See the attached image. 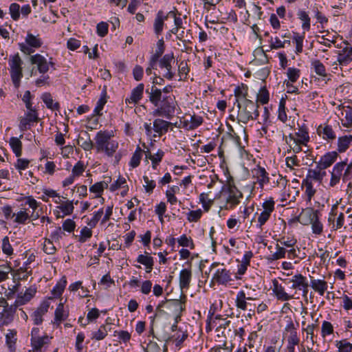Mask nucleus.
Returning a JSON list of instances; mask_svg holds the SVG:
<instances>
[{
	"label": "nucleus",
	"instance_id": "obj_1",
	"mask_svg": "<svg viewBox=\"0 0 352 352\" xmlns=\"http://www.w3.org/2000/svg\"><path fill=\"white\" fill-rule=\"evenodd\" d=\"M238 107L237 120L239 122L248 123L250 120H256L258 117V104L256 102L245 98L243 100H236Z\"/></svg>",
	"mask_w": 352,
	"mask_h": 352
},
{
	"label": "nucleus",
	"instance_id": "obj_2",
	"mask_svg": "<svg viewBox=\"0 0 352 352\" xmlns=\"http://www.w3.org/2000/svg\"><path fill=\"white\" fill-rule=\"evenodd\" d=\"M23 60L19 54L10 56L9 58V65L10 77L14 86L18 88L20 86L21 79L23 78Z\"/></svg>",
	"mask_w": 352,
	"mask_h": 352
},
{
	"label": "nucleus",
	"instance_id": "obj_3",
	"mask_svg": "<svg viewBox=\"0 0 352 352\" xmlns=\"http://www.w3.org/2000/svg\"><path fill=\"white\" fill-rule=\"evenodd\" d=\"M215 268H217V270L212 276L213 281L219 285H226L232 280L230 272L224 267L223 264L213 263L210 266V270Z\"/></svg>",
	"mask_w": 352,
	"mask_h": 352
},
{
	"label": "nucleus",
	"instance_id": "obj_4",
	"mask_svg": "<svg viewBox=\"0 0 352 352\" xmlns=\"http://www.w3.org/2000/svg\"><path fill=\"white\" fill-rule=\"evenodd\" d=\"M256 297L247 295L244 290H240L237 292L235 298V306L238 309L247 311L249 308L255 306V305L250 302V300H256Z\"/></svg>",
	"mask_w": 352,
	"mask_h": 352
},
{
	"label": "nucleus",
	"instance_id": "obj_5",
	"mask_svg": "<svg viewBox=\"0 0 352 352\" xmlns=\"http://www.w3.org/2000/svg\"><path fill=\"white\" fill-rule=\"evenodd\" d=\"M298 324H294V322L289 319L284 329L283 337L287 342L300 343V338L297 331Z\"/></svg>",
	"mask_w": 352,
	"mask_h": 352
},
{
	"label": "nucleus",
	"instance_id": "obj_6",
	"mask_svg": "<svg viewBox=\"0 0 352 352\" xmlns=\"http://www.w3.org/2000/svg\"><path fill=\"white\" fill-rule=\"evenodd\" d=\"M172 62H175L173 53L165 54L159 60L160 67L166 69V73L163 76L168 80H172L175 76V73L172 71Z\"/></svg>",
	"mask_w": 352,
	"mask_h": 352
},
{
	"label": "nucleus",
	"instance_id": "obj_7",
	"mask_svg": "<svg viewBox=\"0 0 352 352\" xmlns=\"http://www.w3.org/2000/svg\"><path fill=\"white\" fill-rule=\"evenodd\" d=\"M176 102L170 96L163 97V99L160 102V107L164 111V117L167 119H170L175 111Z\"/></svg>",
	"mask_w": 352,
	"mask_h": 352
},
{
	"label": "nucleus",
	"instance_id": "obj_8",
	"mask_svg": "<svg viewBox=\"0 0 352 352\" xmlns=\"http://www.w3.org/2000/svg\"><path fill=\"white\" fill-rule=\"evenodd\" d=\"M36 293V289L31 286L26 289L23 294H19L16 299L15 300V306H21L25 305L31 300V299L35 296Z\"/></svg>",
	"mask_w": 352,
	"mask_h": 352
},
{
	"label": "nucleus",
	"instance_id": "obj_9",
	"mask_svg": "<svg viewBox=\"0 0 352 352\" xmlns=\"http://www.w3.org/2000/svg\"><path fill=\"white\" fill-rule=\"evenodd\" d=\"M338 157L337 151L328 152L321 157L320 160L317 162L318 168L326 169L331 166Z\"/></svg>",
	"mask_w": 352,
	"mask_h": 352
},
{
	"label": "nucleus",
	"instance_id": "obj_10",
	"mask_svg": "<svg viewBox=\"0 0 352 352\" xmlns=\"http://www.w3.org/2000/svg\"><path fill=\"white\" fill-rule=\"evenodd\" d=\"M111 135L107 131H100L96 134V148L98 152L103 151L105 146L109 142Z\"/></svg>",
	"mask_w": 352,
	"mask_h": 352
},
{
	"label": "nucleus",
	"instance_id": "obj_11",
	"mask_svg": "<svg viewBox=\"0 0 352 352\" xmlns=\"http://www.w3.org/2000/svg\"><path fill=\"white\" fill-rule=\"evenodd\" d=\"M50 304L48 302H43L32 315L34 324L39 325L43 322V316L48 311Z\"/></svg>",
	"mask_w": 352,
	"mask_h": 352
},
{
	"label": "nucleus",
	"instance_id": "obj_12",
	"mask_svg": "<svg viewBox=\"0 0 352 352\" xmlns=\"http://www.w3.org/2000/svg\"><path fill=\"white\" fill-rule=\"evenodd\" d=\"M273 292L278 300L287 301L294 298L293 295L287 294L285 288L280 284H278L276 280L273 282Z\"/></svg>",
	"mask_w": 352,
	"mask_h": 352
},
{
	"label": "nucleus",
	"instance_id": "obj_13",
	"mask_svg": "<svg viewBox=\"0 0 352 352\" xmlns=\"http://www.w3.org/2000/svg\"><path fill=\"white\" fill-rule=\"evenodd\" d=\"M32 64H36L38 70L41 74H45L49 70L48 63L45 58L41 54H36L30 57Z\"/></svg>",
	"mask_w": 352,
	"mask_h": 352
},
{
	"label": "nucleus",
	"instance_id": "obj_14",
	"mask_svg": "<svg viewBox=\"0 0 352 352\" xmlns=\"http://www.w3.org/2000/svg\"><path fill=\"white\" fill-rule=\"evenodd\" d=\"M179 287L182 290L188 289L192 279V272L190 269H183L180 271Z\"/></svg>",
	"mask_w": 352,
	"mask_h": 352
},
{
	"label": "nucleus",
	"instance_id": "obj_15",
	"mask_svg": "<svg viewBox=\"0 0 352 352\" xmlns=\"http://www.w3.org/2000/svg\"><path fill=\"white\" fill-rule=\"evenodd\" d=\"M311 287L320 296H323L328 288V283L324 280L315 279L310 276Z\"/></svg>",
	"mask_w": 352,
	"mask_h": 352
},
{
	"label": "nucleus",
	"instance_id": "obj_16",
	"mask_svg": "<svg viewBox=\"0 0 352 352\" xmlns=\"http://www.w3.org/2000/svg\"><path fill=\"white\" fill-rule=\"evenodd\" d=\"M32 274V271L30 267L21 266L15 270H12V276L14 280H27Z\"/></svg>",
	"mask_w": 352,
	"mask_h": 352
},
{
	"label": "nucleus",
	"instance_id": "obj_17",
	"mask_svg": "<svg viewBox=\"0 0 352 352\" xmlns=\"http://www.w3.org/2000/svg\"><path fill=\"white\" fill-rule=\"evenodd\" d=\"M162 92L160 89L157 88L155 86H152L151 90L148 89L146 90V93L148 94L149 101L155 106L158 107L162 99Z\"/></svg>",
	"mask_w": 352,
	"mask_h": 352
},
{
	"label": "nucleus",
	"instance_id": "obj_18",
	"mask_svg": "<svg viewBox=\"0 0 352 352\" xmlns=\"http://www.w3.org/2000/svg\"><path fill=\"white\" fill-rule=\"evenodd\" d=\"M337 60L340 65H347L352 60V47H346L340 51Z\"/></svg>",
	"mask_w": 352,
	"mask_h": 352
},
{
	"label": "nucleus",
	"instance_id": "obj_19",
	"mask_svg": "<svg viewBox=\"0 0 352 352\" xmlns=\"http://www.w3.org/2000/svg\"><path fill=\"white\" fill-rule=\"evenodd\" d=\"M144 85L143 83L139 84L132 91L129 98L126 99V103L137 104L142 98Z\"/></svg>",
	"mask_w": 352,
	"mask_h": 352
},
{
	"label": "nucleus",
	"instance_id": "obj_20",
	"mask_svg": "<svg viewBox=\"0 0 352 352\" xmlns=\"http://www.w3.org/2000/svg\"><path fill=\"white\" fill-rule=\"evenodd\" d=\"M170 307L173 308L175 311V322L177 324L180 320L182 312L185 309L184 303L179 300H172L169 302Z\"/></svg>",
	"mask_w": 352,
	"mask_h": 352
},
{
	"label": "nucleus",
	"instance_id": "obj_21",
	"mask_svg": "<svg viewBox=\"0 0 352 352\" xmlns=\"http://www.w3.org/2000/svg\"><path fill=\"white\" fill-rule=\"evenodd\" d=\"M317 131L319 135H322L323 139L327 141H333L336 138V133L329 125L324 126L320 125L317 129Z\"/></svg>",
	"mask_w": 352,
	"mask_h": 352
},
{
	"label": "nucleus",
	"instance_id": "obj_22",
	"mask_svg": "<svg viewBox=\"0 0 352 352\" xmlns=\"http://www.w3.org/2000/svg\"><path fill=\"white\" fill-rule=\"evenodd\" d=\"M171 124V122L158 118L153 122V130L161 136L168 131V127Z\"/></svg>",
	"mask_w": 352,
	"mask_h": 352
},
{
	"label": "nucleus",
	"instance_id": "obj_23",
	"mask_svg": "<svg viewBox=\"0 0 352 352\" xmlns=\"http://www.w3.org/2000/svg\"><path fill=\"white\" fill-rule=\"evenodd\" d=\"M263 210L258 217V220H268L271 212L274 208V201L271 198L270 200L265 201L263 204Z\"/></svg>",
	"mask_w": 352,
	"mask_h": 352
},
{
	"label": "nucleus",
	"instance_id": "obj_24",
	"mask_svg": "<svg viewBox=\"0 0 352 352\" xmlns=\"http://www.w3.org/2000/svg\"><path fill=\"white\" fill-rule=\"evenodd\" d=\"M352 142V135H345L338 138V153H344Z\"/></svg>",
	"mask_w": 352,
	"mask_h": 352
},
{
	"label": "nucleus",
	"instance_id": "obj_25",
	"mask_svg": "<svg viewBox=\"0 0 352 352\" xmlns=\"http://www.w3.org/2000/svg\"><path fill=\"white\" fill-rule=\"evenodd\" d=\"M168 16H164L162 10L158 11L154 21V32L157 35L162 33L164 25V21L166 20Z\"/></svg>",
	"mask_w": 352,
	"mask_h": 352
},
{
	"label": "nucleus",
	"instance_id": "obj_26",
	"mask_svg": "<svg viewBox=\"0 0 352 352\" xmlns=\"http://www.w3.org/2000/svg\"><path fill=\"white\" fill-rule=\"evenodd\" d=\"M18 307L19 306H15L14 302L13 305L10 306L8 305L6 307L3 308V311L1 313V318H3L4 323L8 324L12 321L14 314Z\"/></svg>",
	"mask_w": 352,
	"mask_h": 352
},
{
	"label": "nucleus",
	"instance_id": "obj_27",
	"mask_svg": "<svg viewBox=\"0 0 352 352\" xmlns=\"http://www.w3.org/2000/svg\"><path fill=\"white\" fill-rule=\"evenodd\" d=\"M137 262L142 264L146 267V271L147 273H149L152 271L154 265V261L153 257L148 255V254L146 253V254H140L137 258Z\"/></svg>",
	"mask_w": 352,
	"mask_h": 352
},
{
	"label": "nucleus",
	"instance_id": "obj_28",
	"mask_svg": "<svg viewBox=\"0 0 352 352\" xmlns=\"http://www.w3.org/2000/svg\"><path fill=\"white\" fill-rule=\"evenodd\" d=\"M291 282L292 283L291 288L294 289H299L302 287H305V286L308 283L306 277L302 276L301 274L293 276L291 279Z\"/></svg>",
	"mask_w": 352,
	"mask_h": 352
},
{
	"label": "nucleus",
	"instance_id": "obj_29",
	"mask_svg": "<svg viewBox=\"0 0 352 352\" xmlns=\"http://www.w3.org/2000/svg\"><path fill=\"white\" fill-rule=\"evenodd\" d=\"M254 173L255 176L257 178L256 183L258 184H267L270 182V178L268 177V173L265 170V169L263 167L258 166L257 169L254 170Z\"/></svg>",
	"mask_w": 352,
	"mask_h": 352
},
{
	"label": "nucleus",
	"instance_id": "obj_30",
	"mask_svg": "<svg viewBox=\"0 0 352 352\" xmlns=\"http://www.w3.org/2000/svg\"><path fill=\"white\" fill-rule=\"evenodd\" d=\"M48 341H49V337L47 336L35 338H31V344L34 349V352H41V348Z\"/></svg>",
	"mask_w": 352,
	"mask_h": 352
},
{
	"label": "nucleus",
	"instance_id": "obj_31",
	"mask_svg": "<svg viewBox=\"0 0 352 352\" xmlns=\"http://www.w3.org/2000/svg\"><path fill=\"white\" fill-rule=\"evenodd\" d=\"M88 225L91 228L88 227H84L80 230V236H79V241L81 243L86 242L89 238H91L92 235V231L91 228L95 226V221H89Z\"/></svg>",
	"mask_w": 352,
	"mask_h": 352
},
{
	"label": "nucleus",
	"instance_id": "obj_32",
	"mask_svg": "<svg viewBox=\"0 0 352 352\" xmlns=\"http://www.w3.org/2000/svg\"><path fill=\"white\" fill-rule=\"evenodd\" d=\"M54 323L60 325L62 321L65 320L67 317V314H65L64 307L62 302L59 303L57 306L54 313Z\"/></svg>",
	"mask_w": 352,
	"mask_h": 352
},
{
	"label": "nucleus",
	"instance_id": "obj_33",
	"mask_svg": "<svg viewBox=\"0 0 352 352\" xmlns=\"http://www.w3.org/2000/svg\"><path fill=\"white\" fill-rule=\"evenodd\" d=\"M272 247L270 245L268 247V249L271 250ZM276 251L275 252H272L270 251L271 254H270L268 259L272 261H276L280 258H283L285 256L286 250L284 248L280 246L279 244H276Z\"/></svg>",
	"mask_w": 352,
	"mask_h": 352
},
{
	"label": "nucleus",
	"instance_id": "obj_34",
	"mask_svg": "<svg viewBox=\"0 0 352 352\" xmlns=\"http://www.w3.org/2000/svg\"><path fill=\"white\" fill-rule=\"evenodd\" d=\"M67 285V280L65 277H63L54 287V288L52 290V294L54 296V297L57 298L60 297Z\"/></svg>",
	"mask_w": 352,
	"mask_h": 352
},
{
	"label": "nucleus",
	"instance_id": "obj_35",
	"mask_svg": "<svg viewBox=\"0 0 352 352\" xmlns=\"http://www.w3.org/2000/svg\"><path fill=\"white\" fill-rule=\"evenodd\" d=\"M10 145L16 157H20L22 153V142L18 138L12 137L10 139Z\"/></svg>",
	"mask_w": 352,
	"mask_h": 352
},
{
	"label": "nucleus",
	"instance_id": "obj_36",
	"mask_svg": "<svg viewBox=\"0 0 352 352\" xmlns=\"http://www.w3.org/2000/svg\"><path fill=\"white\" fill-rule=\"evenodd\" d=\"M216 320H219V323L218 327L216 329V331L219 333H221L224 337H226V329L230 327V324L231 323V321L228 320L227 318H221V316H217L215 318ZM218 336L219 337V334H218Z\"/></svg>",
	"mask_w": 352,
	"mask_h": 352
},
{
	"label": "nucleus",
	"instance_id": "obj_37",
	"mask_svg": "<svg viewBox=\"0 0 352 352\" xmlns=\"http://www.w3.org/2000/svg\"><path fill=\"white\" fill-rule=\"evenodd\" d=\"M25 204H28L29 207L32 210V214L30 217V218L32 219V220H36L38 219V211H36L38 208V205L36 200L31 197H28Z\"/></svg>",
	"mask_w": 352,
	"mask_h": 352
},
{
	"label": "nucleus",
	"instance_id": "obj_38",
	"mask_svg": "<svg viewBox=\"0 0 352 352\" xmlns=\"http://www.w3.org/2000/svg\"><path fill=\"white\" fill-rule=\"evenodd\" d=\"M296 135L298 138V140H296L292 135H289V138L293 140L295 143L306 144V142H307L309 140V136L306 129H300L299 131L297 132Z\"/></svg>",
	"mask_w": 352,
	"mask_h": 352
},
{
	"label": "nucleus",
	"instance_id": "obj_39",
	"mask_svg": "<svg viewBox=\"0 0 352 352\" xmlns=\"http://www.w3.org/2000/svg\"><path fill=\"white\" fill-rule=\"evenodd\" d=\"M311 67L314 69L316 74L318 76L322 77L327 76L325 67L319 60H313L311 62Z\"/></svg>",
	"mask_w": 352,
	"mask_h": 352
},
{
	"label": "nucleus",
	"instance_id": "obj_40",
	"mask_svg": "<svg viewBox=\"0 0 352 352\" xmlns=\"http://www.w3.org/2000/svg\"><path fill=\"white\" fill-rule=\"evenodd\" d=\"M43 102L46 104L47 107L52 110H58L60 105L58 102L54 103L52 97L50 93H45L41 97Z\"/></svg>",
	"mask_w": 352,
	"mask_h": 352
},
{
	"label": "nucleus",
	"instance_id": "obj_41",
	"mask_svg": "<svg viewBox=\"0 0 352 352\" xmlns=\"http://www.w3.org/2000/svg\"><path fill=\"white\" fill-rule=\"evenodd\" d=\"M107 87L104 86L101 94L100 98L97 102V105L94 109V113L98 116H101L100 111L102 110L104 104L107 102Z\"/></svg>",
	"mask_w": 352,
	"mask_h": 352
},
{
	"label": "nucleus",
	"instance_id": "obj_42",
	"mask_svg": "<svg viewBox=\"0 0 352 352\" xmlns=\"http://www.w3.org/2000/svg\"><path fill=\"white\" fill-rule=\"evenodd\" d=\"M111 328L107 329V325H101L98 331L92 333L91 339L96 340H102L107 335L108 332L110 331Z\"/></svg>",
	"mask_w": 352,
	"mask_h": 352
},
{
	"label": "nucleus",
	"instance_id": "obj_43",
	"mask_svg": "<svg viewBox=\"0 0 352 352\" xmlns=\"http://www.w3.org/2000/svg\"><path fill=\"white\" fill-rule=\"evenodd\" d=\"M142 150L141 148L138 146L135 153H133L131 161H130V166L133 168H135L139 166L140 163V160L142 159Z\"/></svg>",
	"mask_w": 352,
	"mask_h": 352
},
{
	"label": "nucleus",
	"instance_id": "obj_44",
	"mask_svg": "<svg viewBox=\"0 0 352 352\" xmlns=\"http://www.w3.org/2000/svg\"><path fill=\"white\" fill-rule=\"evenodd\" d=\"M177 243L180 246L189 248L190 250L195 248L194 243L190 237H188L186 234L182 235L177 239Z\"/></svg>",
	"mask_w": 352,
	"mask_h": 352
},
{
	"label": "nucleus",
	"instance_id": "obj_45",
	"mask_svg": "<svg viewBox=\"0 0 352 352\" xmlns=\"http://www.w3.org/2000/svg\"><path fill=\"white\" fill-rule=\"evenodd\" d=\"M302 186L305 187V195L307 197L308 201H311L312 197L316 193V190L314 188L311 181L304 179Z\"/></svg>",
	"mask_w": 352,
	"mask_h": 352
},
{
	"label": "nucleus",
	"instance_id": "obj_46",
	"mask_svg": "<svg viewBox=\"0 0 352 352\" xmlns=\"http://www.w3.org/2000/svg\"><path fill=\"white\" fill-rule=\"evenodd\" d=\"M25 41L28 45L32 47L38 48L42 45V42L32 34H28Z\"/></svg>",
	"mask_w": 352,
	"mask_h": 352
},
{
	"label": "nucleus",
	"instance_id": "obj_47",
	"mask_svg": "<svg viewBox=\"0 0 352 352\" xmlns=\"http://www.w3.org/2000/svg\"><path fill=\"white\" fill-rule=\"evenodd\" d=\"M164 155V153L162 150H159L157 152V153L154 155H151V153H149L148 155L146 154V157H148L151 160L153 168L154 169L156 168L157 164L162 161V159Z\"/></svg>",
	"mask_w": 352,
	"mask_h": 352
},
{
	"label": "nucleus",
	"instance_id": "obj_48",
	"mask_svg": "<svg viewBox=\"0 0 352 352\" xmlns=\"http://www.w3.org/2000/svg\"><path fill=\"white\" fill-rule=\"evenodd\" d=\"M108 187L107 182H100L94 184L89 188V190L91 192H94L98 195V196L103 192L104 188Z\"/></svg>",
	"mask_w": 352,
	"mask_h": 352
},
{
	"label": "nucleus",
	"instance_id": "obj_49",
	"mask_svg": "<svg viewBox=\"0 0 352 352\" xmlns=\"http://www.w3.org/2000/svg\"><path fill=\"white\" fill-rule=\"evenodd\" d=\"M298 18L303 21L302 28L307 30L310 29V18L305 11L300 10L298 13Z\"/></svg>",
	"mask_w": 352,
	"mask_h": 352
},
{
	"label": "nucleus",
	"instance_id": "obj_50",
	"mask_svg": "<svg viewBox=\"0 0 352 352\" xmlns=\"http://www.w3.org/2000/svg\"><path fill=\"white\" fill-rule=\"evenodd\" d=\"M305 179H308V181L314 180L316 182L321 183L320 178V172L318 170V164L316 165V169H309L307 177Z\"/></svg>",
	"mask_w": 352,
	"mask_h": 352
},
{
	"label": "nucleus",
	"instance_id": "obj_51",
	"mask_svg": "<svg viewBox=\"0 0 352 352\" xmlns=\"http://www.w3.org/2000/svg\"><path fill=\"white\" fill-rule=\"evenodd\" d=\"M336 346L339 352H351L352 344L346 340H341L337 342Z\"/></svg>",
	"mask_w": 352,
	"mask_h": 352
},
{
	"label": "nucleus",
	"instance_id": "obj_52",
	"mask_svg": "<svg viewBox=\"0 0 352 352\" xmlns=\"http://www.w3.org/2000/svg\"><path fill=\"white\" fill-rule=\"evenodd\" d=\"M199 199L205 210H208L213 203V199L209 198L208 193H201Z\"/></svg>",
	"mask_w": 352,
	"mask_h": 352
},
{
	"label": "nucleus",
	"instance_id": "obj_53",
	"mask_svg": "<svg viewBox=\"0 0 352 352\" xmlns=\"http://www.w3.org/2000/svg\"><path fill=\"white\" fill-rule=\"evenodd\" d=\"M9 10L12 19L14 21L18 20L20 16V6L13 3L10 6Z\"/></svg>",
	"mask_w": 352,
	"mask_h": 352
},
{
	"label": "nucleus",
	"instance_id": "obj_54",
	"mask_svg": "<svg viewBox=\"0 0 352 352\" xmlns=\"http://www.w3.org/2000/svg\"><path fill=\"white\" fill-rule=\"evenodd\" d=\"M257 98L263 104H267L269 102V92L265 87L261 88L257 95Z\"/></svg>",
	"mask_w": 352,
	"mask_h": 352
},
{
	"label": "nucleus",
	"instance_id": "obj_55",
	"mask_svg": "<svg viewBox=\"0 0 352 352\" xmlns=\"http://www.w3.org/2000/svg\"><path fill=\"white\" fill-rule=\"evenodd\" d=\"M234 96L236 98V99L239 100V98L242 96L243 100L245 98H247L248 96V87L247 85H244L242 84L241 87H237L234 89Z\"/></svg>",
	"mask_w": 352,
	"mask_h": 352
},
{
	"label": "nucleus",
	"instance_id": "obj_56",
	"mask_svg": "<svg viewBox=\"0 0 352 352\" xmlns=\"http://www.w3.org/2000/svg\"><path fill=\"white\" fill-rule=\"evenodd\" d=\"M2 251L7 255H11L13 253V248L9 242L8 236H5L2 240Z\"/></svg>",
	"mask_w": 352,
	"mask_h": 352
},
{
	"label": "nucleus",
	"instance_id": "obj_57",
	"mask_svg": "<svg viewBox=\"0 0 352 352\" xmlns=\"http://www.w3.org/2000/svg\"><path fill=\"white\" fill-rule=\"evenodd\" d=\"M333 327L331 323L328 321H323L321 327L322 336L324 337L325 336L333 333Z\"/></svg>",
	"mask_w": 352,
	"mask_h": 352
},
{
	"label": "nucleus",
	"instance_id": "obj_58",
	"mask_svg": "<svg viewBox=\"0 0 352 352\" xmlns=\"http://www.w3.org/2000/svg\"><path fill=\"white\" fill-rule=\"evenodd\" d=\"M294 40L296 41V53L299 54L302 52V43L304 36H300L298 33H294Z\"/></svg>",
	"mask_w": 352,
	"mask_h": 352
},
{
	"label": "nucleus",
	"instance_id": "obj_59",
	"mask_svg": "<svg viewBox=\"0 0 352 352\" xmlns=\"http://www.w3.org/2000/svg\"><path fill=\"white\" fill-rule=\"evenodd\" d=\"M287 74L289 80L294 82L300 76V70L296 68L289 67L287 69Z\"/></svg>",
	"mask_w": 352,
	"mask_h": 352
},
{
	"label": "nucleus",
	"instance_id": "obj_60",
	"mask_svg": "<svg viewBox=\"0 0 352 352\" xmlns=\"http://www.w3.org/2000/svg\"><path fill=\"white\" fill-rule=\"evenodd\" d=\"M165 50V45L164 41L163 38L159 39L157 43V50H155V52L152 56L160 58L162 55L164 54Z\"/></svg>",
	"mask_w": 352,
	"mask_h": 352
},
{
	"label": "nucleus",
	"instance_id": "obj_61",
	"mask_svg": "<svg viewBox=\"0 0 352 352\" xmlns=\"http://www.w3.org/2000/svg\"><path fill=\"white\" fill-rule=\"evenodd\" d=\"M312 232L316 235H319L322 232L323 226L321 221H309Z\"/></svg>",
	"mask_w": 352,
	"mask_h": 352
},
{
	"label": "nucleus",
	"instance_id": "obj_62",
	"mask_svg": "<svg viewBox=\"0 0 352 352\" xmlns=\"http://www.w3.org/2000/svg\"><path fill=\"white\" fill-rule=\"evenodd\" d=\"M85 170L84 164L81 161H78L72 168V175L78 177L82 174Z\"/></svg>",
	"mask_w": 352,
	"mask_h": 352
},
{
	"label": "nucleus",
	"instance_id": "obj_63",
	"mask_svg": "<svg viewBox=\"0 0 352 352\" xmlns=\"http://www.w3.org/2000/svg\"><path fill=\"white\" fill-rule=\"evenodd\" d=\"M78 144L85 150L90 151L94 147L93 142L89 138L87 140L83 141L82 138H80L78 140Z\"/></svg>",
	"mask_w": 352,
	"mask_h": 352
},
{
	"label": "nucleus",
	"instance_id": "obj_64",
	"mask_svg": "<svg viewBox=\"0 0 352 352\" xmlns=\"http://www.w3.org/2000/svg\"><path fill=\"white\" fill-rule=\"evenodd\" d=\"M144 352H160V347L157 342L150 341L146 346L144 348Z\"/></svg>",
	"mask_w": 352,
	"mask_h": 352
}]
</instances>
